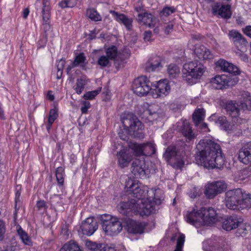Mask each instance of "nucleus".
Listing matches in <instances>:
<instances>
[{
	"instance_id": "f257e3e1",
	"label": "nucleus",
	"mask_w": 251,
	"mask_h": 251,
	"mask_svg": "<svg viewBox=\"0 0 251 251\" xmlns=\"http://www.w3.org/2000/svg\"><path fill=\"white\" fill-rule=\"evenodd\" d=\"M196 161L205 168H221L225 164L220 146L211 140H201L197 145Z\"/></svg>"
},
{
	"instance_id": "f03ea898",
	"label": "nucleus",
	"mask_w": 251,
	"mask_h": 251,
	"mask_svg": "<svg viewBox=\"0 0 251 251\" xmlns=\"http://www.w3.org/2000/svg\"><path fill=\"white\" fill-rule=\"evenodd\" d=\"M162 191L155 189L154 196L150 197L146 194L144 198H139L137 200H131L127 202H121L119 204L120 212L126 215H131L132 213L139 214L140 216H149L153 213L155 204L160 205L162 202V197L160 195Z\"/></svg>"
},
{
	"instance_id": "7ed1b4c3",
	"label": "nucleus",
	"mask_w": 251,
	"mask_h": 251,
	"mask_svg": "<svg viewBox=\"0 0 251 251\" xmlns=\"http://www.w3.org/2000/svg\"><path fill=\"white\" fill-rule=\"evenodd\" d=\"M154 152V144L151 143L138 144L131 142L127 147H124L117 152L118 164L120 167L124 168L129 165L134 154L136 156L150 155Z\"/></svg>"
},
{
	"instance_id": "20e7f679",
	"label": "nucleus",
	"mask_w": 251,
	"mask_h": 251,
	"mask_svg": "<svg viewBox=\"0 0 251 251\" xmlns=\"http://www.w3.org/2000/svg\"><path fill=\"white\" fill-rule=\"evenodd\" d=\"M185 221L197 228L203 226H210L217 221V213L212 207L195 206L189 208L184 214Z\"/></svg>"
},
{
	"instance_id": "39448f33",
	"label": "nucleus",
	"mask_w": 251,
	"mask_h": 251,
	"mask_svg": "<svg viewBox=\"0 0 251 251\" xmlns=\"http://www.w3.org/2000/svg\"><path fill=\"white\" fill-rule=\"evenodd\" d=\"M225 202L231 210L248 209L251 208V194L240 188L229 190L226 193Z\"/></svg>"
},
{
	"instance_id": "423d86ee",
	"label": "nucleus",
	"mask_w": 251,
	"mask_h": 251,
	"mask_svg": "<svg viewBox=\"0 0 251 251\" xmlns=\"http://www.w3.org/2000/svg\"><path fill=\"white\" fill-rule=\"evenodd\" d=\"M206 71L201 63L196 61L185 63L182 69L183 79L190 85L196 83L201 78Z\"/></svg>"
},
{
	"instance_id": "0eeeda50",
	"label": "nucleus",
	"mask_w": 251,
	"mask_h": 251,
	"mask_svg": "<svg viewBox=\"0 0 251 251\" xmlns=\"http://www.w3.org/2000/svg\"><path fill=\"white\" fill-rule=\"evenodd\" d=\"M244 95L246 97L244 100L238 102H234L231 101L226 105V110L229 115L232 118H237L236 121L234 120L237 124H242L246 122V120L238 118L239 115L240 109L251 110V100L248 92H244Z\"/></svg>"
},
{
	"instance_id": "6e6552de",
	"label": "nucleus",
	"mask_w": 251,
	"mask_h": 251,
	"mask_svg": "<svg viewBox=\"0 0 251 251\" xmlns=\"http://www.w3.org/2000/svg\"><path fill=\"white\" fill-rule=\"evenodd\" d=\"M125 191L137 199L144 198L148 194L150 198L154 196L155 189H149L147 186L143 185L136 179L128 178L125 186Z\"/></svg>"
},
{
	"instance_id": "1a4fd4ad",
	"label": "nucleus",
	"mask_w": 251,
	"mask_h": 251,
	"mask_svg": "<svg viewBox=\"0 0 251 251\" xmlns=\"http://www.w3.org/2000/svg\"><path fill=\"white\" fill-rule=\"evenodd\" d=\"M122 123L126 132L127 130L135 137L143 138L144 135L142 131L144 126L137 117L132 113H128L122 120Z\"/></svg>"
},
{
	"instance_id": "9d476101",
	"label": "nucleus",
	"mask_w": 251,
	"mask_h": 251,
	"mask_svg": "<svg viewBox=\"0 0 251 251\" xmlns=\"http://www.w3.org/2000/svg\"><path fill=\"white\" fill-rule=\"evenodd\" d=\"M102 227L107 235L113 236L118 234L123 228L122 225L116 217L110 215H103L101 217Z\"/></svg>"
},
{
	"instance_id": "9b49d317",
	"label": "nucleus",
	"mask_w": 251,
	"mask_h": 251,
	"mask_svg": "<svg viewBox=\"0 0 251 251\" xmlns=\"http://www.w3.org/2000/svg\"><path fill=\"white\" fill-rule=\"evenodd\" d=\"M133 92L139 96H146L151 90L150 81L146 76L135 79L132 86Z\"/></svg>"
},
{
	"instance_id": "f8f14e48",
	"label": "nucleus",
	"mask_w": 251,
	"mask_h": 251,
	"mask_svg": "<svg viewBox=\"0 0 251 251\" xmlns=\"http://www.w3.org/2000/svg\"><path fill=\"white\" fill-rule=\"evenodd\" d=\"M226 187V184L223 180L209 182L205 185L204 193L207 198L213 199L224 191Z\"/></svg>"
},
{
	"instance_id": "ddd939ff",
	"label": "nucleus",
	"mask_w": 251,
	"mask_h": 251,
	"mask_svg": "<svg viewBox=\"0 0 251 251\" xmlns=\"http://www.w3.org/2000/svg\"><path fill=\"white\" fill-rule=\"evenodd\" d=\"M238 79L237 77L232 78L225 75H217L211 80L212 86L217 89H222L226 86H229L237 83Z\"/></svg>"
},
{
	"instance_id": "4468645a",
	"label": "nucleus",
	"mask_w": 251,
	"mask_h": 251,
	"mask_svg": "<svg viewBox=\"0 0 251 251\" xmlns=\"http://www.w3.org/2000/svg\"><path fill=\"white\" fill-rule=\"evenodd\" d=\"M229 40L233 43L236 49L244 51L247 50L248 43L243 36L237 30L232 29L228 33Z\"/></svg>"
},
{
	"instance_id": "2eb2a0df",
	"label": "nucleus",
	"mask_w": 251,
	"mask_h": 251,
	"mask_svg": "<svg viewBox=\"0 0 251 251\" xmlns=\"http://www.w3.org/2000/svg\"><path fill=\"white\" fill-rule=\"evenodd\" d=\"M171 88L168 80L161 79L157 82L155 88L151 90V94L154 98H164L170 92Z\"/></svg>"
},
{
	"instance_id": "dca6fc26",
	"label": "nucleus",
	"mask_w": 251,
	"mask_h": 251,
	"mask_svg": "<svg viewBox=\"0 0 251 251\" xmlns=\"http://www.w3.org/2000/svg\"><path fill=\"white\" fill-rule=\"evenodd\" d=\"M212 13L221 18L228 19L231 16L230 6L219 2L215 3L212 6Z\"/></svg>"
},
{
	"instance_id": "f3484780",
	"label": "nucleus",
	"mask_w": 251,
	"mask_h": 251,
	"mask_svg": "<svg viewBox=\"0 0 251 251\" xmlns=\"http://www.w3.org/2000/svg\"><path fill=\"white\" fill-rule=\"evenodd\" d=\"M243 222V218L237 215H232L225 219L222 227L226 231L233 230L239 226Z\"/></svg>"
},
{
	"instance_id": "a211bd4d",
	"label": "nucleus",
	"mask_w": 251,
	"mask_h": 251,
	"mask_svg": "<svg viewBox=\"0 0 251 251\" xmlns=\"http://www.w3.org/2000/svg\"><path fill=\"white\" fill-rule=\"evenodd\" d=\"M132 172L135 176L145 177L148 172L145 160L135 159L132 164Z\"/></svg>"
},
{
	"instance_id": "6ab92c4d",
	"label": "nucleus",
	"mask_w": 251,
	"mask_h": 251,
	"mask_svg": "<svg viewBox=\"0 0 251 251\" xmlns=\"http://www.w3.org/2000/svg\"><path fill=\"white\" fill-rule=\"evenodd\" d=\"M217 68L223 72L232 74L234 75L239 74V70L238 67L224 59H220L215 63Z\"/></svg>"
},
{
	"instance_id": "aec40b11",
	"label": "nucleus",
	"mask_w": 251,
	"mask_h": 251,
	"mask_svg": "<svg viewBox=\"0 0 251 251\" xmlns=\"http://www.w3.org/2000/svg\"><path fill=\"white\" fill-rule=\"evenodd\" d=\"M238 159L246 165L251 164V142L243 146L239 151Z\"/></svg>"
},
{
	"instance_id": "412c9836",
	"label": "nucleus",
	"mask_w": 251,
	"mask_h": 251,
	"mask_svg": "<svg viewBox=\"0 0 251 251\" xmlns=\"http://www.w3.org/2000/svg\"><path fill=\"white\" fill-rule=\"evenodd\" d=\"M81 228L83 234L91 236L98 229V225L94 218L89 217L82 223Z\"/></svg>"
},
{
	"instance_id": "4be33fe9",
	"label": "nucleus",
	"mask_w": 251,
	"mask_h": 251,
	"mask_svg": "<svg viewBox=\"0 0 251 251\" xmlns=\"http://www.w3.org/2000/svg\"><path fill=\"white\" fill-rule=\"evenodd\" d=\"M126 226L128 232L141 234L144 232L146 224L144 222L128 220L127 221Z\"/></svg>"
},
{
	"instance_id": "5701e85b",
	"label": "nucleus",
	"mask_w": 251,
	"mask_h": 251,
	"mask_svg": "<svg viewBox=\"0 0 251 251\" xmlns=\"http://www.w3.org/2000/svg\"><path fill=\"white\" fill-rule=\"evenodd\" d=\"M194 53L200 59L210 60L213 59L214 57L211 51L201 45H196Z\"/></svg>"
},
{
	"instance_id": "b1692460",
	"label": "nucleus",
	"mask_w": 251,
	"mask_h": 251,
	"mask_svg": "<svg viewBox=\"0 0 251 251\" xmlns=\"http://www.w3.org/2000/svg\"><path fill=\"white\" fill-rule=\"evenodd\" d=\"M137 21L142 25H145L150 27H153L154 25L155 19H153L152 15L147 11L138 14Z\"/></svg>"
},
{
	"instance_id": "393cba45",
	"label": "nucleus",
	"mask_w": 251,
	"mask_h": 251,
	"mask_svg": "<svg viewBox=\"0 0 251 251\" xmlns=\"http://www.w3.org/2000/svg\"><path fill=\"white\" fill-rule=\"evenodd\" d=\"M42 8V24L46 30L50 28V0H43Z\"/></svg>"
},
{
	"instance_id": "a878e982",
	"label": "nucleus",
	"mask_w": 251,
	"mask_h": 251,
	"mask_svg": "<svg viewBox=\"0 0 251 251\" xmlns=\"http://www.w3.org/2000/svg\"><path fill=\"white\" fill-rule=\"evenodd\" d=\"M216 124L219 126L220 128L222 130L227 131L228 132H231L235 129H238V126H231L230 123L226 120L225 116H220L215 122Z\"/></svg>"
},
{
	"instance_id": "bb28decb",
	"label": "nucleus",
	"mask_w": 251,
	"mask_h": 251,
	"mask_svg": "<svg viewBox=\"0 0 251 251\" xmlns=\"http://www.w3.org/2000/svg\"><path fill=\"white\" fill-rule=\"evenodd\" d=\"M106 56L111 60H114L115 63L119 59L124 60L126 57L124 56L120 52L118 51L115 46H111L105 50Z\"/></svg>"
},
{
	"instance_id": "cd10ccee",
	"label": "nucleus",
	"mask_w": 251,
	"mask_h": 251,
	"mask_svg": "<svg viewBox=\"0 0 251 251\" xmlns=\"http://www.w3.org/2000/svg\"><path fill=\"white\" fill-rule=\"evenodd\" d=\"M116 20L123 24L127 29L130 30L132 27V20L127 18L123 14H120L115 11H111Z\"/></svg>"
},
{
	"instance_id": "c85d7f7f",
	"label": "nucleus",
	"mask_w": 251,
	"mask_h": 251,
	"mask_svg": "<svg viewBox=\"0 0 251 251\" xmlns=\"http://www.w3.org/2000/svg\"><path fill=\"white\" fill-rule=\"evenodd\" d=\"M180 130L184 136L189 140H191L194 138V134L193 132L192 128L187 121H184L182 122Z\"/></svg>"
},
{
	"instance_id": "c756f323",
	"label": "nucleus",
	"mask_w": 251,
	"mask_h": 251,
	"mask_svg": "<svg viewBox=\"0 0 251 251\" xmlns=\"http://www.w3.org/2000/svg\"><path fill=\"white\" fill-rule=\"evenodd\" d=\"M162 59L159 56L154 57L151 62L146 64V70L150 72L153 71L158 68L161 67Z\"/></svg>"
},
{
	"instance_id": "7c9ffc66",
	"label": "nucleus",
	"mask_w": 251,
	"mask_h": 251,
	"mask_svg": "<svg viewBox=\"0 0 251 251\" xmlns=\"http://www.w3.org/2000/svg\"><path fill=\"white\" fill-rule=\"evenodd\" d=\"M17 232L22 242L25 245L31 246L32 241L28 234L20 226H17Z\"/></svg>"
},
{
	"instance_id": "2f4dec72",
	"label": "nucleus",
	"mask_w": 251,
	"mask_h": 251,
	"mask_svg": "<svg viewBox=\"0 0 251 251\" xmlns=\"http://www.w3.org/2000/svg\"><path fill=\"white\" fill-rule=\"evenodd\" d=\"M167 72L170 78H175L179 76L180 68L175 64H170L167 67Z\"/></svg>"
},
{
	"instance_id": "473e14b6",
	"label": "nucleus",
	"mask_w": 251,
	"mask_h": 251,
	"mask_svg": "<svg viewBox=\"0 0 251 251\" xmlns=\"http://www.w3.org/2000/svg\"><path fill=\"white\" fill-rule=\"evenodd\" d=\"M87 83V80L85 77H81L76 79L75 85L73 88L77 94H80L82 93Z\"/></svg>"
},
{
	"instance_id": "72a5a7b5",
	"label": "nucleus",
	"mask_w": 251,
	"mask_h": 251,
	"mask_svg": "<svg viewBox=\"0 0 251 251\" xmlns=\"http://www.w3.org/2000/svg\"><path fill=\"white\" fill-rule=\"evenodd\" d=\"M74 62L76 65V66H79L83 69H85L87 64L86 62V57L83 53H80L78 55H76Z\"/></svg>"
},
{
	"instance_id": "f704fd0d",
	"label": "nucleus",
	"mask_w": 251,
	"mask_h": 251,
	"mask_svg": "<svg viewBox=\"0 0 251 251\" xmlns=\"http://www.w3.org/2000/svg\"><path fill=\"white\" fill-rule=\"evenodd\" d=\"M205 116V111L203 108L197 109L193 115V119L195 124L197 126L203 120Z\"/></svg>"
},
{
	"instance_id": "c9c22d12",
	"label": "nucleus",
	"mask_w": 251,
	"mask_h": 251,
	"mask_svg": "<svg viewBox=\"0 0 251 251\" xmlns=\"http://www.w3.org/2000/svg\"><path fill=\"white\" fill-rule=\"evenodd\" d=\"M58 117L57 110L56 108L50 110L48 120V126L47 129L48 132L50 131L52 124Z\"/></svg>"
},
{
	"instance_id": "e433bc0d",
	"label": "nucleus",
	"mask_w": 251,
	"mask_h": 251,
	"mask_svg": "<svg viewBox=\"0 0 251 251\" xmlns=\"http://www.w3.org/2000/svg\"><path fill=\"white\" fill-rule=\"evenodd\" d=\"M60 251H81V250L76 243L70 241L64 244Z\"/></svg>"
},
{
	"instance_id": "4c0bfd02",
	"label": "nucleus",
	"mask_w": 251,
	"mask_h": 251,
	"mask_svg": "<svg viewBox=\"0 0 251 251\" xmlns=\"http://www.w3.org/2000/svg\"><path fill=\"white\" fill-rule=\"evenodd\" d=\"M86 15L88 17L94 21H100L101 18L97 10L94 8H89L87 10Z\"/></svg>"
},
{
	"instance_id": "58836bf2",
	"label": "nucleus",
	"mask_w": 251,
	"mask_h": 251,
	"mask_svg": "<svg viewBox=\"0 0 251 251\" xmlns=\"http://www.w3.org/2000/svg\"><path fill=\"white\" fill-rule=\"evenodd\" d=\"M165 155L166 157L170 159H172V161H173L174 159V162H175V159L176 156H179L177 155L176 152V149L174 147H168L166 151Z\"/></svg>"
},
{
	"instance_id": "ea45409f",
	"label": "nucleus",
	"mask_w": 251,
	"mask_h": 251,
	"mask_svg": "<svg viewBox=\"0 0 251 251\" xmlns=\"http://www.w3.org/2000/svg\"><path fill=\"white\" fill-rule=\"evenodd\" d=\"M97 63L101 67H108L110 64V59L106 55H102L98 58Z\"/></svg>"
},
{
	"instance_id": "a19ab883",
	"label": "nucleus",
	"mask_w": 251,
	"mask_h": 251,
	"mask_svg": "<svg viewBox=\"0 0 251 251\" xmlns=\"http://www.w3.org/2000/svg\"><path fill=\"white\" fill-rule=\"evenodd\" d=\"M86 246L88 249L92 251H100L102 247V244H97L91 241H86Z\"/></svg>"
},
{
	"instance_id": "79ce46f5",
	"label": "nucleus",
	"mask_w": 251,
	"mask_h": 251,
	"mask_svg": "<svg viewBox=\"0 0 251 251\" xmlns=\"http://www.w3.org/2000/svg\"><path fill=\"white\" fill-rule=\"evenodd\" d=\"M172 166L176 169H181L184 165V161L182 156H176L175 162H172Z\"/></svg>"
},
{
	"instance_id": "37998d69",
	"label": "nucleus",
	"mask_w": 251,
	"mask_h": 251,
	"mask_svg": "<svg viewBox=\"0 0 251 251\" xmlns=\"http://www.w3.org/2000/svg\"><path fill=\"white\" fill-rule=\"evenodd\" d=\"M56 177L58 183L62 185L64 183L63 170L62 168H57L56 171Z\"/></svg>"
},
{
	"instance_id": "c03bdc74",
	"label": "nucleus",
	"mask_w": 251,
	"mask_h": 251,
	"mask_svg": "<svg viewBox=\"0 0 251 251\" xmlns=\"http://www.w3.org/2000/svg\"><path fill=\"white\" fill-rule=\"evenodd\" d=\"M59 4L62 8L73 7L76 4V0H63Z\"/></svg>"
},
{
	"instance_id": "a18cd8bd",
	"label": "nucleus",
	"mask_w": 251,
	"mask_h": 251,
	"mask_svg": "<svg viewBox=\"0 0 251 251\" xmlns=\"http://www.w3.org/2000/svg\"><path fill=\"white\" fill-rule=\"evenodd\" d=\"M100 91L101 88H99L97 90L87 92L84 94L83 98L86 100H93Z\"/></svg>"
},
{
	"instance_id": "49530a36",
	"label": "nucleus",
	"mask_w": 251,
	"mask_h": 251,
	"mask_svg": "<svg viewBox=\"0 0 251 251\" xmlns=\"http://www.w3.org/2000/svg\"><path fill=\"white\" fill-rule=\"evenodd\" d=\"M185 241V236L183 234H181L178 237L177 240L176 247L174 251H181L182 247L183 246Z\"/></svg>"
},
{
	"instance_id": "de8ad7c7",
	"label": "nucleus",
	"mask_w": 251,
	"mask_h": 251,
	"mask_svg": "<svg viewBox=\"0 0 251 251\" xmlns=\"http://www.w3.org/2000/svg\"><path fill=\"white\" fill-rule=\"evenodd\" d=\"M239 232L241 234L245 235L247 234L248 231L250 230L251 229V226L249 224L247 223H243L239 226Z\"/></svg>"
},
{
	"instance_id": "09e8293b",
	"label": "nucleus",
	"mask_w": 251,
	"mask_h": 251,
	"mask_svg": "<svg viewBox=\"0 0 251 251\" xmlns=\"http://www.w3.org/2000/svg\"><path fill=\"white\" fill-rule=\"evenodd\" d=\"M176 11L174 7H165L160 12L161 16H168Z\"/></svg>"
},
{
	"instance_id": "8fccbe9b",
	"label": "nucleus",
	"mask_w": 251,
	"mask_h": 251,
	"mask_svg": "<svg viewBox=\"0 0 251 251\" xmlns=\"http://www.w3.org/2000/svg\"><path fill=\"white\" fill-rule=\"evenodd\" d=\"M247 50H245L244 51L240 50H239V49H236V50L235 51V52L236 54L240 57L241 60L244 61V62H248V55L244 53V52Z\"/></svg>"
},
{
	"instance_id": "3c124183",
	"label": "nucleus",
	"mask_w": 251,
	"mask_h": 251,
	"mask_svg": "<svg viewBox=\"0 0 251 251\" xmlns=\"http://www.w3.org/2000/svg\"><path fill=\"white\" fill-rule=\"evenodd\" d=\"M36 207L38 210H45L48 208L47 202L44 200H39L37 201Z\"/></svg>"
},
{
	"instance_id": "603ef678",
	"label": "nucleus",
	"mask_w": 251,
	"mask_h": 251,
	"mask_svg": "<svg viewBox=\"0 0 251 251\" xmlns=\"http://www.w3.org/2000/svg\"><path fill=\"white\" fill-rule=\"evenodd\" d=\"M115 246L113 244H102L100 251H116Z\"/></svg>"
},
{
	"instance_id": "864d4df0",
	"label": "nucleus",
	"mask_w": 251,
	"mask_h": 251,
	"mask_svg": "<svg viewBox=\"0 0 251 251\" xmlns=\"http://www.w3.org/2000/svg\"><path fill=\"white\" fill-rule=\"evenodd\" d=\"M91 106L90 103L87 101H84L82 102V106L81 107V111L82 113L85 114L87 112L88 109Z\"/></svg>"
},
{
	"instance_id": "5fc2aeb1",
	"label": "nucleus",
	"mask_w": 251,
	"mask_h": 251,
	"mask_svg": "<svg viewBox=\"0 0 251 251\" xmlns=\"http://www.w3.org/2000/svg\"><path fill=\"white\" fill-rule=\"evenodd\" d=\"M5 233V224L2 221L0 220V241L3 240Z\"/></svg>"
},
{
	"instance_id": "6e6d98bb",
	"label": "nucleus",
	"mask_w": 251,
	"mask_h": 251,
	"mask_svg": "<svg viewBox=\"0 0 251 251\" xmlns=\"http://www.w3.org/2000/svg\"><path fill=\"white\" fill-rule=\"evenodd\" d=\"M174 25L172 23H169L167 24V25L164 27V31L165 32L168 34L170 33L173 29Z\"/></svg>"
},
{
	"instance_id": "4d7b16f0",
	"label": "nucleus",
	"mask_w": 251,
	"mask_h": 251,
	"mask_svg": "<svg viewBox=\"0 0 251 251\" xmlns=\"http://www.w3.org/2000/svg\"><path fill=\"white\" fill-rule=\"evenodd\" d=\"M65 64V60L63 59L59 60L57 63V70H63Z\"/></svg>"
},
{
	"instance_id": "13d9d810",
	"label": "nucleus",
	"mask_w": 251,
	"mask_h": 251,
	"mask_svg": "<svg viewBox=\"0 0 251 251\" xmlns=\"http://www.w3.org/2000/svg\"><path fill=\"white\" fill-rule=\"evenodd\" d=\"M243 31L244 34L247 36L251 38V26H247L245 28L243 29Z\"/></svg>"
},
{
	"instance_id": "bf43d9fd",
	"label": "nucleus",
	"mask_w": 251,
	"mask_h": 251,
	"mask_svg": "<svg viewBox=\"0 0 251 251\" xmlns=\"http://www.w3.org/2000/svg\"><path fill=\"white\" fill-rule=\"evenodd\" d=\"M151 31H146L144 33V40L146 41H149L151 40Z\"/></svg>"
},
{
	"instance_id": "052dcab7",
	"label": "nucleus",
	"mask_w": 251,
	"mask_h": 251,
	"mask_svg": "<svg viewBox=\"0 0 251 251\" xmlns=\"http://www.w3.org/2000/svg\"><path fill=\"white\" fill-rule=\"evenodd\" d=\"M75 67H77V66H76V65L75 64V63L74 62V61H73V62H72L70 65H69V66L67 67V70H66L67 73L68 74H69L70 73V72H71V70H72L73 68H75Z\"/></svg>"
},
{
	"instance_id": "680f3d73",
	"label": "nucleus",
	"mask_w": 251,
	"mask_h": 251,
	"mask_svg": "<svg viewBox=\"0 0 251 251\" xmlns=\"http://www.w3.org/2000/svg\"><path fill=\"white\" fill-rule=\"evenodd\" d=\"M47 97L48 99L50 100V101H52L54 99V95L52 94V92L50 91L48 92Z\"/></svg>"
},
{
	"instance_id": "e2e57ef3",
	"label": "nucleus",
	"mask_w": 251,
	"mask_h": 251,
	"mask_svg": "<svg viewBox=\"0 0 251 251\" xmlns=\"http://www.w3.org/2000/svg\"><path fill=\"white\" fill-rule=\"evenodd\" d=\"M20 192L17 191L15 194V205L16 206L18 201H20Z\"/></svg>"
},
{
	"instance_id": "0e129e2a",
	"label": "nucleus",
	"mask_w": 251,
	"mask_h": 251,
	"mask_svg": "<svg viewBox=\"0 0 251 251\" xmlns=\"http://www.w3.org/2000/svg\"><path fill=\"white\" fill-rule=\"evenodd\" d=\"M29 11L28 9H27V8L25 9L23 11V17L25 19L26 18L27 16L29 14Z\"/></svg>"
},
{
	"instance_id": "69168bd1",
	"label": "nucleus",
	"mask_w": 251,
	"mask_h": 251,
	"mask_svg": "<svg viewBox=\"0 0 251 251\" xmlns=\"http://www.w3.org/2000/svg\"><path fill=\"white\" fill-rule=\"evenodd\" d=\"M135 9L138 13V14L140 13H142L143 11H146V10L140 6L135 7Z\"/></svg>"
},
{
	"instance_id": "338daca9",
	"label": "nucleus",
	"mask_w": 251,
	"mask_h": 251,
	"mask_svg": "<svg viewBox=\"0 0 251 251\" xmlns=\"http://www.w3.org/2000/svg\"><path fill=\"white\" fill-rule=\"evenodd\" d=\"M62 73H63V70H57V78L58 79L61 78V77L62 76Z\"/></svg>"
},
{
	"instance_id": "774afa93",
	"label": "nucleus",
	"mask_w": 251,
	"mask_h": 251,
	"mask_svg": "<svg viewBox=\"0 0 251 251\" xmlns=\"http://www.w3.org/2000/svg\"><path fill=\"white\" fill-rule=\"evenodd\" d=\"M197 194L196 192H193V193H190L189 194V196L191 198H195L197 197Z\"/></svg>"
}]
</instances>
